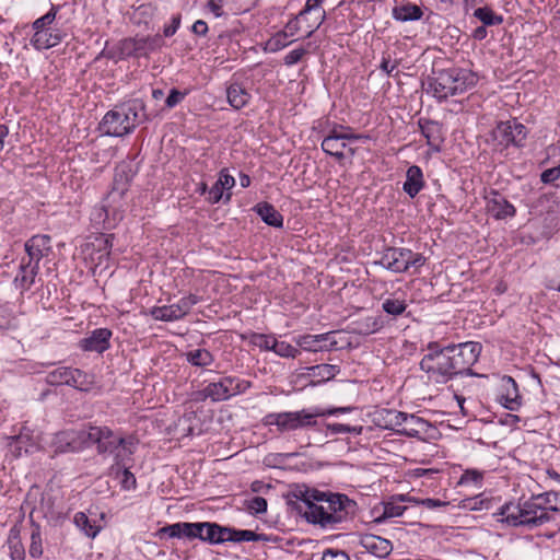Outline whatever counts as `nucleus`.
<instances>
[{
  "instance_id": "f257e3e1",
  "label": "nucleus",
  "mask_w": 560,
  "mask_h": 560,
  "mask_svg": "<svg viewBox=\"0 0 560 560\" xmlns=\"http://www.w3.org/2000/svg\"><path fill=\"white\" fill-rule=\"evenodd\" d=\"M302 503L301 512L307 522L332 527L346 520L353 502L345 494L307 490Z\"/></svg>"
},
{
  "instance_id": "f03ea898",
  "label": "nucleus",
  "mask_w": 560,
  "mask_h": 560,
  "mask_svg": "<svg viewBox=\"0 0 560 560\" xmlns=\"http://www.w3.org/2000/svg\"><path fill=\"white\" fill-rule=\"evenodd\" d=\"M129 177L124 170L117 168L113 187L102 205L93 207L90 220L97 230H114L124 219L129 190Z\"/></svg>"
},
{
  "instance_id": "7ed1b4c3",
  "label": "nucleus",
  "mask_w": 560,
  "mask_h": 560,
  "mask_svg": "<svg viewBox=\"0 0 560 560\" xmlns=\"http://www.w3.org/2000/svg\"><path fill=\"white\" fill-rule=\"evenodd\" d=\"M126 440L108 427L91 425L80 431H61L55 435L56 452H73L79 448L78 442L96 445L98 454L113 453Z\"/></svg>"
},
{
  "instance_id": "20e7f679",
  "label": "nucleus",
  "mask_w": 560,
  "mask_h": 560,
  "mask_svg": "<svg viewBox=\"0 0 560 560\" xmlns=\"http://www.w3.org/2000/svg\"><path fill=\"white\" fill-rule=\"evenodd\" d=\"M499 515H501L500 521L509 526H524L529 529L557 520L555 515L549 513L541 493L532 495L523 503H505L500 509Z\"/></svg>"
},
{
  "instance_id": "39448f33",
  "label": "nucleus",
  "mask_w": 560,
  "mask_h": 560,
  "mask_svg": "<svg viewBox=\"0 0 560 560\" xmlns=\"http://www.w3.org/2000/svg\"><path fill=\"white\" fill-rule=\"evenodd\" d=\"M60 5L51 4L50 9L31 24L23 26L28 44L36 51H44L60 45L68 36L67 32L55 25Z\"/></svg>"
},
{
  "instance_id": "423d86ee",
  "label": "nucleus",
  "mask_w": 560,
  "mask_h": 560,
  "mask_svg": "<svg viewBox=\"0 0 560 560\" xmlns=\"http://www.w3.org/2000/svg\"><path fill=\"white\" fill-rule=\"evenodd\" d=\"M139 124L136 103L116 105L102 118L98 130L109 137H124L131 133Z\"/></svg>"
},
{
  "instance_id": "0eeeda50",
  "label": "nucleus",
  "mask_w": 560,
  "mask_h": 560,
  "mask_svg": "<svg viewBox=\"0 0 560 560\" xmlns=\"http://www.w3.org/2000/svg\"><path fill=\"white\" fill-rule=\"evenodd\" d=\"M164 45V39L160 34L136 35L119 40L115 50H109L106 56L118 59H139L149 57L150 54L162 49Z\"/></svg>"
},
{
  "instance_id": "6e6552de",
  "label": "nucleus",
  "mask_w": 560,
  "mask_h": 560,
  "mask_svg": "<svg viewBox=\"0 0 560 560\" xmlns=\"http://www.w3.org/2000/svg\"><path fill=\"white\" fill-rule=\"evenodd\" d=\"M428 350L420 361V369L428 374V378L435 383H446L454 377L447 348H440L438 342H430Z\"/></svg>"
},
{
  "instance_id": "1a4fd4ad",
  "label": "nucleus",
  "mask_w": 560,
  "mask_h": 560,
  "mask_svg": "<svg viewBox=\"0 0 560 560\" xmlns=\"http://www.w3.org/2000/svg\"><path fill=\"white\" fill-rule=\"evenodd\" d=\"M201 529H206L205 542L210 545H220V538H214L215 530L220 529V524L210 522H178L161 527L156 535L160 538H187L189 540L201 537Z\"/></svg>"
},
{
  "instance_id": "9d476101",
  "label": "nucleus",
  "mask_w": 560,
  "mask_h": 560,
  "mask_svg": "<svg viewBox=\"0 0 560 560\" xmlns=\"http://www.w3.org/2000/svg\"><path fill=\"white\" fill-rule=\"evenodd\" d=\"M527 128L517 119L500 121L490 132V141L495 151L503 152L510 147L523 148L527 138Z\"/></svg>"
},
{
  "instance_id": "9b49d317",
  "label": "nucleus",
  "mask_w": 560,
  "mask_h": 560,
  "mask_svg": "<svg viewBox=\"0 0 560 560\" xmlns=\"http://www.w3.org/2000/svg\"><path fill=\"white\" fill-rule=\"evenodd\" d=\"M424 264L425 257L422 254L398 247L386 248L380 259V265L397 273L410 271L415 275Z\"/></svg>"
},
{
  "instance_id": "f8f14e48",
  "label": "nucleus",
  "mask_w": 560,
  "mask_h": 560,
  "mask_svg": "<svg viewBox=\"0 0 560 560\" xmlns=\"http://www.w3.org/2000/svg\"><path fill=\"white\" fill-rule=\"evenodd\" d=\"M264 424L275 425L278 433L315 428L317 425L315 412H308L305 409L298 411L271 412L264 417Z\"/></svg>"
},
{
  "instance_id": "ddd939ff",
  "label": "nucleus",
  "mask_w": 560,
  "mask_h": 560,
  "mask_svg": "<svg viewBox=\"0 0 560 560\" xmlns=\"http://www.w3.org/2000/svg\"><path fill=\"white\" fill-rule=\"evenodd\" d=\"M450 359L452 360V370L455 375H472L471 368L477 362L482 346L479 342L467 341L458 345L447 346Z\"/></svg>"
},
{
  "instance_id": "4468645a",
  "label": "nucleus",
  "mask_w": 560,
  "mask_h": 560,
  "mask_svg": "<svg viewBox=\"0 0 560 560\" xmlns=\"http://www.w3.org/2000/svg\"><path fill=\"white\" fill-rule=\"evenodd\" d=\"M207 386L210 400L212 402H219L245 393L252 387V382L237 376L228 375L219 378L217 382L208 383Z\"/></svg>"
},
{
  "instance_id": "2eb2a0df",
  "label": "nucleus",
  "mask_w": 560,
  "mask_h": 560,
  "mask_svg": "<svg viewBox=\"0 0 560 560\" xmlns=\"http://www.w3.org/2000/svg\"><path fill=\"white\" fill-rule=\"evenodd\" d=\"M201 301L197 294H188L176 303L163 306H155L151 310V316L156 320L174 322L186 316L190 310Z\"/></svg>"
},
{
  "instance_id": "dca6fc26",
  "label": "nucleus",
  "mask_w": 560,
  "mask_h": 560,
  "mask_svg": "<svg viewBox=\"0 0 560 560\" xmlns=\"http://www.w3.org/2000/svg\"><path fill=\"white\" fill-rule=\"evenodd\" d=\"M114 234L100 233L92 242L86 245L89 258L93 268L109 267V259L113 248Z\"/></svg>"
},
{
  "instance_id": "f3484780",
  "label": "nucleus",
  "mask_w": 560,
  "mask_h": 560,
  "mask_svg": "<svg viewBox=\"0 0 560 560\" xmlns=\"http://www.w3.org/2000/svg\"><path fill=\"white\" fill-rule=\"evenodd\" d=\"M320 0H306L304 8L298 14L306 37H310L325 21L326 12Z\"/></svg>"
},
{
  "instance_id": "a211bd4d",
  "label": "nucleus",
  "mask_w": 560,
  "mask_h": 560,
  "mask_svg": "<svg viewBox=\"0 0 560 560\" xmlns=\"http://www.w3.org/2000/svg\"><path fill=\"white\" fill-rule=\"evenodd\" d=\"M135 452V442L132 439H126L113 453H109L113 456V464L108 467L107 475L115 479L119 478L121 469L131 467Z\"/></svg>"
},
{
  "instance_id": "6ab92c4d",
  "label": "nucleus",
  "mask_w": 560,
  "mask_h": 560,
  "mask_svg": "<svg viewBox=\"0 0 560 560\" xmlns=\"http://www.w3.org/2000/svg\"><path fill=\"white\" fill-rule=\"evenodd\" d=\"M485 200L487 213L495 220H505L516 214L515 207L497 190H490Z\"/></svg>"
},
{
  "instance_id": "aec40b11",
  "label": "nucleus",
  "mask_w": 560,
  "mask_h": 560,
  "mask_svg": "<svg viewBox=\"0 0 560 560\" xmlns=\"http://www.w3.org/2000/svg\"><path fill=\"white\" fill-rule=\"evenodd\" d=\"M295 343L304 351L320 352L332 349L337 341L334 332H324L319 335L305 334L295 338Z\"/></svg>"
},
{
  "instance_id": "412c9836",
  "label": "nucleus",
  "mask_w": 560,
  "mask_h": 560,
  "mask_svg": "<svg viewBox=\"0 0 560 560\" xmlns=\"http://www.w3.org/2000/svg\"><path fill=\"white\" fill-rule=\"evenodd\" d=\"M113 331L108 328H96L79 341V348L85 352L104 353L110 348Z\"/></svg>"
},
{
  "instance_id": "4be33fe9",
  "label": "nucleus",
  "mask_w": 560,
  "mask_h": 560,
  "mask_svg": "<svg viewBox=\"0 0 560 560\" xmlns=\"http://www.w3.org/2000/svg\"><path fill=\"white\" fill-rule=\"evenodd\" d=\"M226 100L234 109L238 110L249 104L252 94L245 84L233 75L226 83Z\"/></svg>"
},
{
  "instance_id": "5701e85b",
  "label": "nucleus",
  "mask_w": 560,
  "mask_h": 560,
  "mask_svg": "<svg viewBox=\"0 0 560 560\" xmlns=\"http://www.w3.org/2000/svg\"><path fill=\"white\" fill-rule=\"evenodd\" d=\"M418 125L421 135L427 140V144L433 152H440L444 142L443 126L440 122L430 119H419Z\"/></svg>"
},
{
  "instance_id": "b1692460",
  "label": "nucleus",
  "mask_w": 560,
  "mask_h": 560,
  "mask_svg": "<svg viewBox=\"0 0 560 560\" xmlns=\"http://www.w3.org/2000/svg\"><path fill=\"white\" fill-rule=\"evenodd\" d=\"M498 401L511 411H516L522 405L517 383L511 376H505L502 381L501 390L498 395Z\"/></svg>"
},
{
  "instance_id": "393cba45",
  "label": "nucleus",
  "mask_w": 560,
  "mask_h": 560,
  "mask_svg": "<svg viewBox=\"0 0 560 560\" xmlns=\"http://www.w3.org/2000/svg\"><path fill=\"white\" fill-rule=\"evenodd\" d=\"M8 440V446L14 457L34 453L37 450V443L35 442L32 432L25 427L21 429L19 434L9 436Z\"/></svg>"
},
{
  "instance_id": "a878e982",
  "label": "nucleus",
  "mask_w": 560,
  "mask_h": 560,
  "mask_svg": "<svg viewBox=\"0 0 560 560\" xmlns=\"http://www.w3.org/2000/svg\"><path fill=\"white\" fill-rule=\"evenodd\" d=\"M359 545L364 551L378 558L387 557L393 550L390 540L373 534L361 535Z\"/></svg>"
},
{
  "instance_id": "bb28decb",
  "label": "nucleus",
  "mask_w": 560,
  "mask_h": 560,
  "mask_svg": "<svg viewBox=\"0 0 560 560\" xmlns=\"http://www.w3.org/2000/svg\"><path fill=\"white\" fill-rule=\"evenodd\" d=\"M454 79L452 68L440 71L430 83L433 95L439 100H446L456 95V85H453Z\"/></svg>"
},
{
  "instance_id": "cd10ccee",
  "label": "nucleus",
  "mask_w": 560,
  "mask_h": 560,
  "mask_svg": "<svg viewBox=\"0 0 560 560\" xmlns=\"http://www.w3.org/2000/svg\"><path fill=\"white\" fill-rule=\"evenodd\" d=\"M49 249L50 236L45 234L34 235L25 243V252L28 256V260L38 264Z\"/></svg>"
},
{
  "instance_id": "c85d7f7f",
  "label": "nucleus",
  "mask_w": 560,
  "mask_h": 560,
  "mask_svg": "<svg viewBox=\"0 0 560 560\" xmlns=\"http://www.w3.org/2000/svg\"><path fill=\"white\" fill-rule=\"evenodd\" d=\"M425 186L423 172L420 166L411 165L406 172V180L402 190L410 197L415 198Z\"/></svg>"
},
{
  "instance_id": "c756f323",
  "label": "nucleus",
  "mask_w": 560,
  "mask_h": 560,
  "mask_svg": "<svg viewBox=\"0 0 560 560\" xmlns=\"http://www.w3.org/2000/svg\"><path fill=\"white\" fill-rule=\"evenodd\" d=\"M220 544L224 542H243V541H259L261 535L249 529H236L233 527L220 525Z\"/></svg>"
},
{
  "instance_id": "7c9ffc66",
  "label": "nucleus",
  "mask_w": 560,
  "mask_h": 560,
  "mask_svg": "<svg viewBox=\"0 0 560 560\" xmlns=\"http://www.w3.org/2000/svg\"><path fill=\"white\" fill-rule=\"evenodd\" d=\"M345 138L347 137L337 136V128H332L322 141L323 151L329 155L337 158L338 160L343 159V151L347 147Z\"/></svg>"
},
{
  "instance_id": "2f4dec72",
  "label": "nucleus",
  "mask_w": 560,
  "mask_h": 560,
  "mask_svg": "<svg viewBox=\"0 0 560 560\" xmlns=\"http://www.w3.org/2000/svg\"><path fill=\"white\" fill-rule=\"evenodd\" d=\"M38 269V262L32 260L25 262L23 260L20 267V271L14 279L16 287H19L22 291L31 289L35 282Z\"/></svg>"
},
{
  "instance_id": "473e14b6",
  "label": "nucleus",
  "mask_w": 560,
  "mask_h": 560,
  "mask_svg": "<svg viewBox=\"0 0 560 560\" xmlns=\"http://www.w3.org/2000/svg\"><path fill=\"white\" fill-rule=\"evenodd\" d=\"M429 423L416 416L406 413V419L402 422V428L399 429V434L409 436V438H420L422 434L427 433Z\"/></svg>"
},
{
  "instance_id": "72a5a7b5",
  "label": "nucleus",
  "mask_w": 560,
  "mask_h": 560,
  "mask_svg": "<svg viewBox=\"0 0 560 560\" xmlns=\"http://www.w3.org/2000/svg\"><path fill=\"white\" fill-rule=\"evenodd\" d=\"M392 15L399 22L419 21L423 16V11L421 7L411 2H406L394 7Z\"/></svg>"
},
{
  "instance_id": "f704fd0d",
  "label": "nucleus",
  "mask_w": 560,
  "mask_h": 560,
  "mask_svg": "<svg viewBox=\"0 0 560 560\" xmlns=\"http://www.w3.org/2000/svg\"><path fill=\"white\" fill-rule=\"evenodd\" d=\"M256 212L261 220L273 228H282L283 215L269 202H259L256 206Z\"/></svg>"
},
{
  "instance_id": "c9c22d12",
  "label": "nucleus",
  "mask_w": 560,
  "mask_h": 560,
  "mask_svg": "<svg viewBox=\"0 0 560 560\" xmlns=\"http://www.w3.org/2000/svg\"><path fill=\"white\" fill-rule=\"evenodd\" d=\"M452 73L454 79L453 85H456V95L472 88L477 82L476 75L467 69L452 68Z\"/></svg>"
},
{
  "instance_id": "e433bc0d",
  "label": "nucleus",
  "mask_w": 560,
  "mask_h": 560,
  "mask_svg": "<svg viewBox=\"0 0 560 560\" xmlns=\"http://www.w3.org/2000/svg\"><path fill=\"white\" fill-rule=\"evenodd\" d=\"M94 384L93 375L80 370L72 368L71 373L69 374V382H67L68 386H71L81 392H88Z\"/></svg>"
},
{
  "instance_id": "4c0bfd02",
  "label": "nucleus",
  "mask_w": 560,
  "mask_h": 560,
  "mask_svg": "<svg viewBox=\"0 0 560 560\" xmlns=\"http://www.w3.org/2000/svg\"><path fill=\"white\" fill-rule=\"evenodd\" d=\"M307 374L318 383L327 382L334 378L340 372V368L335 364H317L307 368Z\"/></svg>"
},
{
  "instance_id": "58836bf2",
  "label": "nucleus",
  "mask_w": 560,
  "mask_h": 560,
  "mask_svg": "<svg viewBox=\"0 0 560 560\" xmlns=\"http://www.w3.org/2000/svg\"><path fill=\"white\" fill-rule=\"evenodd\" d=\"M74 525L88 537L95 538L102 527L91 521L84 512H77L73 517Z\"/></svg>"
},
{
  "instance_id": "ea45409f",
  "label": "nucleus",
  "mask_w": 560,
  "mask_h": 560,
  "mask_svg": "<svg viewBox=\"0 0 560 560\" xmlns=\"http://www.w3.org/2000/svg\"><path fill=\"white\" fill-rule=\"evenodd\" d=\"M186 360L194 366L207 368L214 361L213 354L203 348L190 350L186 353Z\"/></svg>"
},
{
  "instance_id": "a19ab883",
  "label": "nucleus",
  "mask_w": 560,
  "mask_h": 560,
  "mask_svg": "<svg viewBox=\"0 0 560 560\" xmlns=\"http://www.w3.org/2000/svg\"><path fill=\"white\" fill-rule=\"evenodd\" d=\"M408 306V303L405 298H400L396 294H390L386 298L382 303L383 311L392 316L401 315Z\"/></svg>"
},
{
  "instance_id": "79ce46f5",
  "label": "nucleus",
  "mask_w": 560,
  "mask_h": 560,
  "mask_svg": "<svg viewBox=\"0 0 560 560\" xmlns=\"http://www.w3.org/2000/svg\"><path fill=\"white\" fill-rule=\"evenodd\" d=\"M293 39L283 31H279L273 34L264 46V51L266 52H277L287 46H289Z\"/></svg>"
},
{
  "instance_id": "37998d69",
  "label": "nucleus",
  "mask_w": 560,
  "mask_h": 560,
  "mask_svg": "<svg viewBox=\"0 0 560 560\" xmlns=\"http://www.w3.org/2000/svg\"><path fill=\"white\" fill-rule=\"evenodd\" d=\"M483 478L485 471L475 468L466 469L462 474L457 485L463 487H474L480 489L483 483Z\"/></svg>"
},
{
  "instance_id": "c03bdc74",
  "label": "nucleus",
  "mask_w": 560,
  "mask_h": 560,
  "mask_svg": "<svg viewBox=\"0 0 560 560\" xmlns=\"http://www.w3.org/2000/svg\"><path fill=\"white\" fill-rule=\"evenodd\" d=\"M474 16L481 21L485 26L499 25L503 22V18L501 15H497L489 7L476 9Z\"/></svg>"
},
{
  "instance_id": "a18cd8bd",
  "label": "nucleus",
  "mask_w": 560,
  "mask_h": 560,
  "mask_svg": "<svg viewBox=\"0 0 560 560\" xmlns=\"http://www.w3.org/2000/svg\"><path fill=\"white\" fill-rule=\"evenodd\" d=\"M541 497L547 504L549 513L557 517L555 522L559 525L560 529V491L542 492Z\"/></svg>"
},
{
  "instance_id": "49530a36",
  "label": "nucleus",
  "mask_w": 560,
  "mask_h": 560,
  "mask_svg": "<svg viewBox=\"0 0 560 560\" xmlns=\"http://www.w3.org/2000/svg\"><path fill=\"white\" fill-rule=\"evenodd\" d=\"M71 371L72 368L70 366L57 368L47 374L46 382L52 386L67 385Z\"/></svg>"
},
{
  "instance_id": "de8ad7c7",
  "label": "nucleus",
  "mask_w": 560,
  "mask_h": 560,
  "mask_svg": "<svg viewBox=\"0 0 560 560\" xmlns=\"http://www.w3.org/2000/svg\"><path fill=\"white\" fill-rule=\"evenodd\" d=\"M10 557L12 560H24L25 559V550L24 546L21 542L19 534L14 530L10 532V536L8 539Z\"/></svg>"
},
{
  "instance_id": "09e8293b",
  "label": "nucleus",
  "mask_w": 560,
  "mask_h": 560,
  "mask_svg": "<svg viewBox=\"0 0 560 560\" xmlns=\"http://www.w3.org/2000/svg\"><path fill=\"white\" fill-rule=\"evenodd\" d=\"M326 430L328 434H354L360 435L363 431L361 425H349L343 423H327Z\"/></svg>"
},
{
  "instance_id": "8fccbe9b",
  "label": "nucleus",
  "mask_w": 560,
  "mask_h": 560,
  "mask_svg": "<svg viewBox=\"0 0 560 560\" xmlns=\"http://www.w3.org/2000/svg\"><path fill=\"white\" fill-rule=\"evenodd\" d=\"M277 338L273 335L255 332L250 337V343L265 351H272Z\"/></svg>"
},
{
  "instance_id": "3c124183",
  "label": "nucleus",
  "mask_w": 560,
  "mask_h": 560,
  "mask_svg": "<svg viewBox=\"0 0 560 560\" xmlns=\"http://www.w3.org/2000/svg\"><path fill=\"white\" fill-rule=\"evenodd\" d=\"M385 419V428L399 433V429L402 428V422L406 419V412L397 410H386Z\"/></svg>"
},
{
  "instance_id": "603ef678",
  "label": "nucleus",
  "mask_w": 560,
  "mask_h": 560,
  "mask_svg": "<svg viewBox=\"0 0 560 560\" xmlns=\"http://www.w3.org/2000/svg\"><path fill=\"white\" fill-rule=\"evenodd\" d=\"M276 354L282 358H296L301 352L298 348L287 341L276 340L273 343V350Z\"/></svg>"
},
{
  "instance_id": "864d4df0",
  "label": "nucleus",
  "mask_w": 560,
  "mask_h": 560,
  "mask_svg": "<svg viewBox=\"0 0 560 560\" xmlns=\"http://www.w3.org/2000/svg\"><path fill=\"white\" fill-rule=\"evenodd\" d=\"M246 508L253 514H260L267 511V500L262 497H253L246 500Z\"/></svg>"
},
{
  "instance_id": "5fc2aeb1",
  "label": "nucleus",
  "mask_w": 560,
  "mask_h": 560,
  "mask_svg": "<svg viewBox=\"0 0 560 560\" xmlns=\"http://www.w3.org/2000/svg\"><path fill=\"white\" fill-rule=\"evenodd\" d=\"M120 486L124 490H136L137 479L131 472L130 467L120 470Z\"/></svg>"
},
{
  "instance_id": "6e6d98bb",
  "label": "nucleus",
  "mask_w": 560,
  "mask_h": 560,
  "mask_svg": "<svg viewBox=\"0 0 560 560\" xmlns=\"http://www.w3.org/2000/svg\"><path fill=\"white\" fill-rule=\"evenodd\" d=\"M337 128V136H346L345 142L348 141H358V140H370V136L362 133H354L352 128L349 126H335Z\"/></svg>"
},
{
  "instance_id": "4d7b16f0",
  "label": "nucleus",
  "mask_w": 560,
  "mask_h": 560,
  "mask_svg": "<svg viewBox=\"0 0 560 560\" xmlns=\"http://www.w3.org/2000/svg\"><path fill=\"white\" fill-rule=\"evenodd\" d=\"M28 552L33 558H38L43 555L42 536L38 529L33 530L31 535V545Z\"/></svg>"
},
{
  "instance_id": "13d9d810",
  "label": "nucleus",
  "mask_w": 560,
  "mask_h": 560,
  "mask_svg": "<svg viewBox=\"0 0 560 560\" xmlns=\"http://www.w3.org/2000/svg\"><path fill=\"white\" fill-rule=\"evenodd\" d=\"M180 25H182V14L180 13L173 14L170 23L165 24L163 26V35H161V36L162 37L163 36L172 37L179 30Z\"/></svg>"
},
{
  "instance_id": "bf43d9fd",
  "label": "nucleus",
  "mask_w": 560,
  "mask_h": 560,
  "mask_svg": "<svg viewBox=\"0 0 560 560\" xmlns=\"http://www.w3.org/2000/svg\"><path fill=\"white\" fill-rule=\"evenodd\" d=\"M189 94L188 90L178 91L177 89H172L170 91L168 96L165 100V105L167 108H174L177 106L184 98Z\"/></svg>"
},
{
  "instance_id": "052dcab7",
  "label": "nucleus",
  "mask_w": 560,
  "mask_h": 560,
  "mask_svg": "<svg viewBox=\"0 0 560 560\" xmlns=\"http://www.w3.org/2000/svg\"><path fill=\"white\" fill-rule=\"evenodd\" d=\"M306 49L303 47L295 48L291 51H289L283 59V62L285 66L291 67L293 65H296L300 62L303 57L306 55Z\"/></svg>"
},
{
  "instance_id": "680f3d73",
  "label": "nucleus",
  "mask_w": 560,
  "mask_h": 560,
  "mask_svg": "<svg viewBox=\"0 0 560 560\" xmlns=\"http://www.w3.org/2000/svg\"><path fill=\"white\" fill-rule=\"evenodd\" d=\"M283 31L293 39L294 36L303 32V25L301 24V19L299 16H294L284 26Z\"/></svg>"
},
{
  "instance_id": "e2e57ef3",
  "label": "nucleus",
  "mask_w": 560,
  "mask_h": 560,
  "mask_svg": "<svg viewBox=\"0 0 560 560\" xmlns=\"http://www.w3.org/2000/svg\"><path fill=\"white\" fill-rule=\"evenodd\" d=\"M405 511H406V506L396 504L393 502H388L384 505L383 515H384V517H387V518L398 517V516H401Z\"/></svg>"
},
{
  "instance_id": "0e129e2a",
  "label": "nucleus",
  "mask_w": 560,
  "mask_h": 560,
  "mask_svg": "<svg viewBox=\"0 0 560 560\" xmlns=\"http://www.w3.org/2000/svg\"><path fill=\"white\" fill-rule=\"evenodd\" d=\"M560 178V164L556 167L545 170L540 175V180L544 184H553Z\"/></svg>"
},
{
  "instance_id": "69168bd1",
  "label": "nucleus",
  "mask_w": 560,
  "mask_h": 560,
  "mask_svg": "<svg viewBox=\"0 0 560 560\" xmlns=\"http://www.w3.org/2000/svg\"><path fill=\"white\" fill-rule=\"evenodd\" d=\"M221 188L230 190L235 186V178L228 173L226 170H222L219 173V178L217 180Z\"/></svg>"
},
{
  "instance_id": "338daca9",
  "label": "nucleus",
  "mask_w": 560,
  "mask_h": 560,
  "mask_svg": "<svg viewBox=\"0 0 560 560\" xmlns=\"http://www.w3.org/2000/svg\"><path fill=\"white\" fill-rule=\"evenodd\" d=\"M223 0H209L206 3V9L213 14L214 18H221L224 15Z\"/></svg>"
},
{
  "instance_id": "774afa93",
  "label": "nucleus",
  "mask_w": 560,
  "mask_h": 560,
  "mask_svg": "<svg viewBox=\"0 0 560 560\" xmlns=\"http://www.w3.org/2000/svg\"><path fill=\"white\" fill-rule=\"evenodd\" d=\"M322 560H350V558L345 551L327 549L324 551Z\"/></svg>"
}]
</instances>
